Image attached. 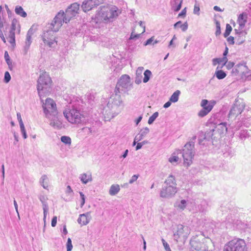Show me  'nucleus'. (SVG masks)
<instances>
[{"label":"nucleus","mask_w":251,"mask_h":251,"mask_svg":"<svg viewBox=\"0 0 251 251\" xmlns=\"http://www.w3.org/2000/svg\"><path fill=\"white\" fill-rule=\"evenodd\" d=\"M109 99L107 106L104 108L105 121H109L121 112L123 101L120 94L114 92Z\"/></svg>","instance_id":"1"},{"label":"nucleus","mask_w":251,"mask_h":251,"mask_svg":"<svg viewBox=\"0 0 251 251\" xmlns=\"http://www.w3.org/2000/svg\"><path fill=\"white\" fill-rule=\"evenodd\" d=\"M121 12L115 6H103L100 7L97 14V18L104 23L112 21L114 18L117 17Z\"/></svg>","instance_id":"2"},{"label":"nucleus","mask_w":251,"mask_h":251,"mask_svg":"<svg viewBox=\"0 0 251 251\" xmlns=\"http://www.w3.org/2000/svg\"><path fill=\"white\" fill-rule=\"evenodd\" d=\"M196 139V136H194L191 140L184 145L182 150L178 151L177 154H180L183 157L185 165L188 166L192 163V159L195 154L194 146Z\"/></svg>","instance_id":"3"},{"label":"nucleus","mask_w":251,"mask_h":251,"mask_svg":"<svg viewBox=\"0 0 251 251\" xmlns=\"http://www.w3.org/2000/svg\"><path fill=\"white\" fill-rule=\"evenodd\" d=\"M51 79L46 72L40 74L37 81V91L40 99L50 91Z\"/></svg>","instance_id":"4"},{"label":"nucleus","mask_w":251,"mask_h":251,"mask_svg":"<svg viewBox=\"0 0 251 251\" xmlns=\"http://www.w3.org/2000/svg\"><path fill=\"white\" fill-rule=\"evenodd\" d=\"M208 238H206L202 234L194 237L190 241L192 251H209L207 242Z\"/></svg>","instance_id":"5"},{"label":"nucleus","mask_w":251,"mask_h":251,"mask_svg":"<svg viewBox=\"0 0 251 251\" xmlns=\"http://www.w3.org/2000/svg\"><path fill=\"white\" fill-rule=\"evenodd\" d=\"M132 88L130 77L128 75H122L118 80L114 92L119 94L127 93Z\"/></svg>","instance_id":"6"},{"label":"nucleus","mask_w":251,"mask_h":251,"mask_svg":"<svg viewBox=\"0 0 251 251\" xmlns=\"http://www.w3.org/2000/svg\"><path fill=\"white\" fill-rule=\"evenodd\" d=\"M63 115L68 121L73 124L80 123L83 117L80 111L75 107L66 108L63 111Z\"/></svg>","instance_id":"7"},{"label":"nucleus","mask_w":251,"mask_h":251,"mask_svg":"<svg viewBox=\"0 0 251 251\" xmlns=\"http://www.w3.org/2000/svg\"><path fill=\"white\" fill-rule=\"evenodd\" d=\"M246 243L244 239L234 238L227 243L224 251H247Z\"/></svg>","instance_id":"8"},{"label":"nucleus","mask_w":251,"mask_h":251,"mask_svg":"<svg viewBox=\"0 0 251 251\" xmlns=\"http://www.w3.org/2000/svg\"><path fill=\"white\" fill-rule=\"evenodd\" d=\"M57 31L53 29L49 28L48 26L44 29L42 35V38L44 44L49 48H54L57 45L55 33Z\"/></svg>","instance_id":"9"},{"label":"nucleus","mask_w":251,"mask_h":251,"mask_svg":"<svg viewBox=\"0 0 251 251\" xmlns=\"http://www.w3.org/2000/svg\"><path fill=\"white\" fill-rule=\"evenodd\" d=\"M43 108L47 118H51V117L57 115L56 103L52 99H47L45 103L43 105Z\"/></svg>","instance_id":"10"},{"label":"nucleus","mask_w":251,"mask_h":251,"mask_svg":"<svg viewBox=\"0 0 251 251\" xmlns=\"http://www.w3.org/2000/svg\"><path fill=\"white\" fill-rule=\"evenodd\" d=\"M190 233L189 228L187 226L179 225L176 229L174 231V239L177 242L179 241H184Z\"/></svg>","instance_id":"11"},{"label":"nucleus","mask_w":251,"mask_h":251,"mask_svg":"<svg viewBox=\"0 0 251 251\" xmlns=\"http://www.w3.org/2000/svg\"><path fill=\"white\" fill-rule=\"evenodd\" d=\"M64 12L60 10L54 17L52 22L48 25L49 28L53 29L55 31H58L62 26L63 23H68V21L65 20Z\"/></svg>","instance_id":"12"},{"label":"nucleus","mask_w":251,"mask_h":251,"mask_svg":"<svg viewBox=\"0 0 251 251\" xmlns=\"http://www.w3.org/2000/svg\"><path fill=\"white\" fill-rule=\"evenodd\" d=\"M245 107V104L242 100L235 101L229 111L228 118L235 119L239 115L241 114Z\"/></svg>","instance_id":"13"},{"label":"nucleus","mask_w":251,"mask_h":251,"mask_svg":"<svg viewBox=\"0 0 251 251\" xmlns=\"http://www.w3.org/2000/svg\"><path fill=\"white\" fill-rule=\"evenodd\" d=\"M20 25L18 21L16 19H13L8 36V38L9 39V42L12 46L15 45L16 31H17V32L19 34L20 32Z\"/></svg>","instance_id":"14"},{"label":"nucleus","mask_w":251,"mask_h":251,"mask_svg":"<svg viewBox=\"0 0 251 251\" xmlns=\"http://www.w3.org/2000/svg\"><path fill=\"white\" fill-rule=\"evenodd\" d=\"M227 127L226 123H221L218 124L215 128L211 130V135L214 139L221 137L226 132Z\"/></svg>","instance_id":"15"},{"label":"nucleus","mask_w":251,"mask_h":251,"mask_svg":"<svg viewBox=\"0 0 251 251\" xmlns=\"http://www.w3.org/2000/svg\"><path fill=\"white\" fill-rule=\"evenodd\" d=\"M79 8V5L77 3H73L69 6L64 12L65 20L69 23L77 14Z\"/></svg>","instance_id":"16"},{"label":"nucleus","mask_w":251,"mask_h":251,"mask_svg":"<svg viewBox=\"0 0 251 251\" xmlns=\"http://www.w3.org/2000/svg\"><path fill=\"white\" fill-rule=\"evenodd\" d=\"M176 192V187L165 185L162 187L160 191V196L163 198L169 199L173 197Z\"/></svg>","instance_id":"17"},{"label":"nucleus","mask_w":251,"mask_h":251,"mask_svg":"<svg viewBox=\"0 0 251 251\" xmlns=\"http://www.w3.org/2000/svg\"><path fill=\"white\" fill-rule=\"evenodd\" d=\"M38 198L42 204L44 214L43 220L45 223L47 215L49 212V206L47 201L48 198L46 196L42 195H39Z\"/></svg>","instance_id":"18"},{"label":"nucleus","mask_w":251,"mask_h":251,"mask_svg":"<svg viewBox=\"0 0 251 251\" xmlns=\"http://www.w3.org/2000/svg\"><path fill=\"white\" fill-rule=\"evenodd\" d=\"M211 138H213V137L210 131L205 133L203 132H201L199 135V144L200 145H204V143L203 142L205 140L209 141Z\"/></svg>","instance_id":"19"},{"label":"nucleus","mask_w":251,"mask_h":251,"mask_svg":"<svg viewBox=\"0 0 251 251\" xmlns=\"http://www.w3.org/2000/svg\"><path fill=\"white\" fill-rule=\"evenodd\" d=\"M33 34L32 30L30 28L27 32L26 39L25 42V46L24 47L25 53H26L32 43L31 36Z\"/></svg>","instance_id":"20"},{"label":"nucleus","mask_w":251,"mask_h":251,"mask_svg":"<svg viewBox=\"0 0 251 251\" xmlns=\"http://www.w3.org/2000/svg\"><path fill=\"white\" fill-rule=\"evenodd\" d=\"M89 216L90 213L89 212L80 214L77 219V222L81 226L86 225L90 221V218H89Z\"/></svg>","instance_id":"21"},{"label":"nucleus","mask_w":251,"mask_h":251,"mask_svg":"<svg viewBox=\"0 0 251 251\" xmlns=\"http://www.w3.org/2000/svg\"><path fill=\"white\" fill-rule=\"evenodd\" d=\"M235 31L237 34L236 36H235L236 44L241 45L245 41V35L246 34V32L243 31L238 32L237 29H235Z\"/></svg>","instance_id":"22"},{"label":"nucleus","mask_w":251,"mask_h":251,"mask_svg":"<svg viewBox=\"0 0 251 251\" xmlns=\"http://www.w3.org/2000/svg\"><path fill=\"white\" fill-rule=\"evenodd\" d=\"M248 18V15L246 13H243L239 15L238 18V23L239 25L240 29H242L247 22V19Z\"/></svg>","instance_id":"23"},{"label":"nucleus","mask_w":251,"mask_h":251,"mask_svg":"<svg viewBox=\"0 0 251 251\" xmlns=\"http://www.w3.org/2000/svg\"><path fill=\"white\" fill-rule=\"evenodd\" d=\"M81 7L84 12H86L95 7L93 5V0H85L82 4Z\"/></svg>","instance_id":"24"},{"label":"nucleus","mask_w":251,"mask_h":251,"mask_svg":"<svg viewBox=\"0 0 251 251\" xmlns=\"http://www.w3.org/2000/svg\"><path fill=\"white\" fill-rule=\"evenodd\" d=\"M183 0H171L172 9L174 11H178L181 8Z\"/></svg>","instance_id":"25"},{"label":"nucleus","mask_w":251,"mask_h":251,"mask_svg":"<svg viewBox=\"0 0 251 251\" xmlns=\"http://www.w3.org/2000/svg\"><path fill=\"white\" fill-rule=\"evenodd\" d=\"M149 132L150 129L147 127L141 129L140 132L135 136V140H137V141H141L146 136Z\"/></svg>","instance_id":"26"},{"label":"nucleus","mask_w":251,"mask_h":251,"mask_svg":"<svg viewBox=\"0 0 251 251\" xmlns=\"http://www.w3.org/2000/svg\"><path fill=\"white\" fill-rule=\"evenodd\" d=\"M49 119L50 120V126L57 128H61L62 127V123L58 120L57 115L55 117H51V118Z\"/></svg>","instance_id":"27"},{"label":"nucleus","mask_w":251,"mask_h":251,"mask_svg":"<svg viewBox=\"0 0 251 251\" xmlns=\"http://www.w3.org/2000/svg\"><path fill=\"white\" fill-rule=\"evenodd\" d=\"M164 184L166 185L176 187V183L175 177L173 175H170L165 180Z\"/></svg>","instance_id":"28"},{"label":"nucleus","mask_w":251,"mask_h":251,"mask_svg":"<svg viewBox=\"0 0 251 251\" xmlns=\"http://www.w3.org/2000/svg\"><path fill=\"white\" fill-rule=\"evenodd\" d=\"M143 70V67H140V68H138L136 71V76L135 78V82L137 84H139L140 83H141V81H142L141 79L142 77V73Z\"/></svg>","instance_id":"29"},{"label":"nucleus","mask_w":251,"mask_h":251,"mask_svg":"<svg viewBox=\"0 0 251 251\" xmlns=\"http://www.w3.org/2000/svg\"><path fill=\"white\" fill-rule=\"evenodd\" d=\"M79 178L81 182L84 184H86L88 182L91 181L92 180L91 175H87L85 173L81 174L79 176Z\"/></svg>","instance_id":"30"},{"label":"nucleus","mask_w":251,"mask_h":251,"mask_svg":"<svg viewBox=\"0 0 251 251\" xmlns=\"http://www.w3.org/2000/svg\"><path fill=\"white\" fill-rule=\"evenodd\" d=\"M201 105L203 109H204L208 112H209L213 108V105L208 103V101L207 100H202Z\"/></svg>","instance_id":"31"},{"label":"nucleus","mask_w":251,"mask_h":251,"mask_svg":"<svg viewBox=\"0 0 251 251\" xmlns=\"http://www.w3.org/2000/svg\"><path fill=\"white\" fill-rule=\"evenodd\" d=\"M120 190V186L119 185L113 184L111 186L109 193L111 196L116 195Z\"/></svg>","instance_id":"32"},{"label":"nucleus","mask_w":251,"mask_h":251,"mask_svg":"<svg viewBox=\"0 0 251 251\" xmlns=\"http://www.w3.org/2000/svg\"><path fill=\"white\" fill-rule=\"evenodd\" d=\"M187 202L185 200H182L180 201L176 202L175 206L181 211L183 210L186 206Z\"/></svg>","instance_id":"33"},{"label":"nucleus","mask_w":251,"mask_h":251,"mask_svg":"<svg viewBox=\"0 0 251 251\" xmlns=\"http://www.w3.org/2000/svg\"><path fill=\"white\" fill-rule=\"evenodd\" d=\"M15 12L17 15L23 18H25L27 16L26 13L24 10L23 8L21 6H16Z\"/></svg>","instance_id":"34"},{"label":"nucleus","mask_w":251,"mask_h":251,"mask_svg":"<svg viewBox=\"0 0 251 251\" xmlns=\"http://www.w3.org/2000/svg\"><path fill=\"white\" fill-rule=\"evenodd\" d=\"M48 178L46 175L42 176L40 179V183L44 189H47L48 187Z\"/></svg>","instance_id":"35"},{"label":"nucleus","mask_w":251,"mask_h":251,"mask_svg":"<svg viewBox=\"0 0 251 251\" xmlns=\"http://www.w3.org/2000/svg\"><path fill=\"white\" fill-rule=\"evenodd\" d=\"M180 94V91L179 90L176 91L171 96L170 101L174 103L177 102L178 100Z\"/></svg>","instance_id":"36"},{"label":"nucleus","mask_w":251,"mask_h":251,"mask_svg":"<svg viewBox=\"0 0 251 251\" xmlns=\"http://www.w3.org/2000/svg\"><path fill=\"white\" fill-rule=\"evenodd\" d=\"M215 75L219 79H222L226 76V73L221 70L216 71Z\"/></svg>","instance_id":"37"},{"label":"nucleus","mask_w":251,"mask_h":251,"mask_svg":"<svg viewBox=\"0 0 251 251\" xmlns=\"http://www.w3.org/2000/svg\"><path fill=\"white\" fill-rule=\"evenodd\" d=\"M144 77L143 78V82L147 83L150 80V77L151 75V72L149 70H146L144 73Z\"/></svg>","instance_id":"38"},{"label":"nucleus","mask_w":251,"mask_h":251,"mask_svg":"<svg viewBox=\"0 0 251 251\" xmlns=\"http://www.w3.org/2000/svg\"><path fill=\"white\" fill-rule=\"evenodd\" d=\"M239 138L241 140H245L249 137L248 131L246 130L240 131L238 135Z\"/></svg>","instance_id":"39"},{"label":"nucleus","mask_w":251,"mask_h":251,"mask_svg":"<svg viewBox=\"0 0 251 251\" xmlns=\"http://www.w3.org/2000/svg\"><path fill=\"white\" fill-rule=\"evenodd\" d=\"M61 141L66 145H71V139L70 137L67 136H62L61 137Z\"/></svg>","instance_id":"40"},{"label":"nucleus","mask_w":251,"mask_h":251,"mask_svg":"<svg viewBox=\"0 0 251 251\" xmlns=\"http://www.w3.org/2000/svg\"><path fill=\"white\" fill-rule=\"evenodd\" d=\"M158 116V112H154L149 119L148 124L151 125L153 123L155 120Z\"/></svg>","instance_id":"41"},{"label":"nucleus","mask_w":251,"mask_h":251,"mask_svg":"<svg viewBox=\"0 0 251 251\" xmlns=\"http://www.w3.org/2000/svg\"><path fill=\"white\" fill-rule=\"evenodd\" d=\"M232 28L231 25L229 24H227L226 25V30L224 34V37L226 38L230 34L231 31H232Z\"/></svg>","instance_id":"42"},{"label":"nucleus","mask_w":251,"mask_h":251,"mask_svg":"<svg viewBox=\"0 0 251 251\" xmlns=\"http://www.w3.org/2000/svg\"><path fill=\"white\" fill-rule=\"evenodd\" d=\"M216 24V30L215 32V35L216 36H218L221 34V26H220V23L219 21H216L215 22Z\"/></svg>","instance_id":"43"},{"label":"nucleus","mask_w":251,"mask_h":251,"mask_svg":"<svg viewBox=\"0 0 251 251\" xmlns=\"http://www.w3.org/2000/svg\"><path fill=\"white\" fill-rule=\"evenodd\" d=\"M11 79V75L8 72H6L4 74V81L5 83H8Z\"/></svg>","instance_id":"44"},{"label":"nucleus","mask_w":251,"mask_h":251,"mask_svg":"<svg viewBox=\"0 0 251 251\" xmlns=\"http://www.w3.org/2000/svg\"><path fill=\"white\" fill-rule=\"evenodd\" d=\"M73 249L71 239L69 238L67 242V251H71Z\"/></svg>","instance_id":"45"},{"label":"nucleus","mask_w":251,"mask_h":251,"mask_svg":"<svg viewBox=\"0 0 251 251\" xmlns=\"http://www.w3.org/2000/svg\"><path fill=\"white\" fill-rule=\"evenodd\" d=\"M141 34H134V31L133 30L130 34L129 40H135L139 38Z\"/></svg>","instance_id":"46"},{"label":"nucleus","mask_w":251,"mask_h":251,"mask_svg":"<svg viewBox=\"0 0 251 251\" xmlns=\"http://www.w3.org/2000/svg\"><path fill=\"white\" fill-rule=\"evenodd\" d=\"M200 9L199 5L197 3V2H196V3L194 5L193 13L195 14L199 15H200Z\"/></svg>","instance_id":"47"},{"label":"nucleus","mask_w":251,"mask_h":251,"mask_svg":"<svg viewBox=\"0 0 251 251\" xmlns=\"http://www.w3.org/2000/svg\"><path fill=\"white\" fill-rule=\"evenodd\" d=\"M20 126L21 131V132H22V134L23 135L24 138L26 139L27 138V134L26 133V131H25V129L24 125H22Z\"/></svg>","instance_id":"48"},{"label":"nucleus","mask_w":251,"mask_h":251,"mask_svg":"<svg viewBox=\"0 0 251 251\" xmlns=\"http://www.w3.org/2000/svg\"><path fill=\"white\" fill-rule=\"evenodd\" d=\"M4 58H5V60L8 66H9L10 65H11L12 64V62L10 59V57L8 55L7 51H6L4 53Z\"/></svg>","instance_id":"49"},{"label":"nucleus","mask_w":251,"mask_h":251,"mask_svg":"<svg viewBox=\"0 0 251 251\" xmlns=\"http://www.w3.org/2000/svg\"><path fill=\"white\" fill-rule=\"evenodd\" d=\"M79 195L81 199V202L80 203V207H82L85 202V197L82 192H79Z\"/></svg>","instance_id":"50"},{"label":"nucleus","mask_w":251,"mask_h":251,"mask_svg":"<svg viewBox=\"0 0 251 251\" xmlns=\"http://www.w3.org/2000/svg\"><path fill=\"white\" fill-rule=\"evenodd\" d=\"M209 112L206 111L204 109H202L198 113L199 116L203 117L206 116Z\"/></svg>","instance_id":"51"},{"label":"nucleus","mask_w":251,"mask_h":251,"mask_svg":"<svg viewBox=\"0 0 251 251\" xmlns=\"http://www.w3.org/2000/svg\"><path fill=\"white\" fill-rule=\"evenodd\" d=\"M139 176V175H133L131 177V178L129 179V183L132 184L133 183H134L135 181H136V180L137 179V178H138Z\"/></svg>","instance_id":"52"},{"label":"nucleus","mask_w":251,"mask_h":251,"mask_svg":"<svg viewBox=\"0 0 251 251\" xmlns=\"http://www.w3.org/2000/svg\"><path fill=\"white\" fill-rule=\"evenodd\" d=\"M179 157L178 156H172L169 158V161L172 163H176L178 160Z\"/></svg>","instance_id":"53"},{"label":"nucleus","mask_w":251,"mask_h":251,"mask_svg":"<svg viewBox=\"0 0 251 251\" xmlns=\"http://www.w3.org/2000/svg\"><path fill=\"white\" fill-rule=\"evenodd\" d=\"M104 1V0H93V5L95 6V7H97L101 3H103Z\"/></svg>","instance_id":"54"},{"label":"nucleus","mask_w":251,"mask_h":251,"mask_svg":"<svg viewBox=\"0 0 251 251\" xmlns=\"http://www.w3.org/2000/svg\"><path fill=\"white\" fill-rule=\"evenodd\" d=\"M154 41V37L152 36L151 37V38H150V39H148L144 44V46H147V45H151L152 42H153Z\"/></svg>","instance_id":"55"},{"label":"nucleus","mask_w":251,"mask_h":251,"mask_svg":"<svg viewBox=\"0 0 251 251\" xmlns=\"http://www.w3.org/2000/svg\"><path fill=\"white\" fill-rule=\"evenodd\" d=\"M82 130L88 134L92 133L93 132L92 127H84L82 128Z\"/></svg>","instance_id":"56"},{"label":"nucleus","mask_w":251,"mask_h":251,"mask_svg":"<svg viewBox=\"0 0 251 251\" xmlns=\"http://www.w3.org/2000/svg\"><path fill=\"white\" fill-rule=\"evenodd\" d=\"M180 28H181V30L183 31H185L187 28H188V24L187 22H185L183 24H181L180 25Z\"/></svg>","instance_id":"57"},{"label":"nucleus","mask_w":251,"mask_h":251,"mask_svg":"<svg viewBox=\"0 0 251 251\" xmlns=\"http://www.w3.org/2000/svg\"><path fill=\"white\" fill-rule=\"evenodd\" d=\"M17 119L19 122V124H20V126L21 125H24V123H23V122L22 121V117H21V114L20 113H17Z\"/></svg>","instance_id":"58"},{"label":"nucleus","mask_w":251,"mask_h":251,"mask_svg":"<svg viewBox=\"0 0 251 251\" xmlns=\"http://www.w3.org/2000/svg\"><path fill=\"white\" fill-rule=\"evenodd\" d=\"M186 8H185L184 9H183L180 13H179L178 15V17H184L185 16H186Z\"/></svg>","instance_id":"59"},{"label":"nucleus","mask_w":251,"mask_h":251,"mask_svg":"<svg viewBox=\"0 0 251 251\" xmlns=\"http://www.w3.org/2000/svg\"><path fill=\"white\" fill-rule=\"evenodd\" d=\"M222 60L221 58H214L213 59V65H216L217 64H221L222 63Z\"/></svg>","instance_id":"60"},{"label":"nucleus","mask_w":251,"mask_h":251,"mask_svg":"<svg viewBox=\"0 0 251 251\" xmlns=\"http://www.w3.org/2000/svg\"><path fill=\"white\" fill-rule=\"evenodd\" d=\"M227 41L230 45H233L234 44V38L232 36H229L228 37Z\"/></svg>","instance_id":"61"},{"label":"nucleus","mask_w":251,"mask_h":251,"mask_svg":"<svg viewBox=\"0 0 251 251\" xmlns=\"http://www.w3.org/2000/svg\"><path fill=\"white\" fill-rule=\"evenodd\" d=\"M56 223H57V217L54 216L51 220V226L52 227L55 226L56 225Z\"/></svg>","instance_id":"62"},{"label":"nucleus","mask_w":251,"mask_h":251,"mask_svg":"<svg viewBox=\"0 0 251 251\" xmlns=\"http://www.w3.org/2000/svg\"><path fill=\"white\" fill-rule=\"evenodd\" d=\"M163 246L164 247L166 251H171L170 246L167 243H164Z\"/></svg>","instance_id":"63"},{"label":"nucleus","mask_w":251,"mask_h":251,"mask_svg":"<svg viewBox=\"0 0 251 251\" xmlns=\"http://www.w3.org/2000/svg\"><path fill=\"white\" fill-rule=\"evenodd\" d=\"M221 60H222V62L223 63V65H225L227 62V58L226 56H223V57L221 58Z\"/></svg>","instance_id":"64"}]
</instances>
